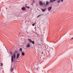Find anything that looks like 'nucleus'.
Masks as SVG:
<instances>
[{"instance_id": "nucleus-1", "label": "nucleus", "mask_w": 73, "mask_h": 73, "mask_svg": "<svg viewBox=\"0 0 73 73\" xmlns=\"http://www.w3.org/2000/svg\"><path fill=\"white\" fill-rule=\"evenodd\" d=\"M28 40L30 43H32L33 44H35V41H32L31 39L30 38H28Z\"/></svg>"}, {"instance_id": "nucleus-2", "label": "nucleus", "mask_w": 73, "mask_h": 73, "mask_svg": "<svg viewBox=\"0 0 73 73\" xmlns=\"http://www.w3.org/2000/svg\"><path fill=\"white\" fill-rule=\"evenodd\" d=\"M39 5L41 6H42V5H43V3H42V2L41 1H39Z\"/></svg>"}, {"instance_id": "nucleus-3", "label": "nucleus", "mask_w": 73, "mask_h": 73, "mask_svg": "<svg viewBox=\"0 0 73 73\" xmlns=\"http://www.w3.org/2000/svg\"><path fill=\"white\" fill-rule=\"evenodd\" d=\"M11 62H12V63H13V56H12Z\"/></svg>"}, {"instance_id": "nucleus-4", "label": "nucleus", "mask_w": 73, "mask_h": 73, "mask_svg": "<svg viewBox=\"0 0 73 73\" xmlns=\"http://www.w3.org/2000/svg\"><path fill=\"white\" fill-rule=\"evenodd\" d=\"M13 58H14V59H15V58H16V54L15 53H13Z\"/></svg>"}, {"instance_id": "nucleus-5", "label": "nucleus", "mask_w": 73, "mask_h": 73, "mask_svg": "<svg viewBox=\"0 0 73 73\" xmlns=\"http://www.w3.org/2000/svg\"><path fill=\"white\" fill-rule=\"evenodd\" d=\"M20 56V54H19V53H17V58H18L19 57V56Z\"/></svg>"}, {"instance_id": "nucleus-6", "label": "nucleus", "mask_w": 73, "mask_h": 73, "mask_svg": "<svg viewBox=\"0 0 73 73\" xmlns=\"http://www.w3.org/2000/svg\"><path fill=\"white\" fill-rule=\"evenodd\" d=\"M13 69H14V67H13V68H12V66H11V72H13Z\"/></svg>"}, {"instance_id": "nucleus-7", "label": "nucleus", "mask_w": 73, "mask_h": 73, "mask_svg": "<svg viewBox=\"0 0 73 73\" xmlns=\"http://www.w3.org/2000/svg\"><path fill=\"white\" fill-rule=\"evenodd\" d=\"M21 9L22 10H23V11H25L26 9L25 7H23L21 8Z\"/></svg>"}, {"instance_id": "nucleus-8", "label": "nucleus", "mask_w": 73, "mask_h": 73, "mask_svg": "<svg viewBox=\"0 0 73 73\" xmlns=\"http://www.w3.org/2000/svg\"><path fill=\"white\" fill-rule=\"evenodd\" d=\"M52 9V7H48V11H50Z\"/></svg>"}, {"instance_id": "nucleus-9", "label": "nucleus", "mask_w": 73, "mask_h": 73, "mask_svg": "<svg viewBox=\"0 0 73 73\" xmlns=\"http://www.w3.org/2000/svg\"><path fill=\"white\" fill-rule=\"evenodd\" d=\"M30 44H28L26 46V47H27V48L28 47L29 48V47H30Z\"/></svg>"}, {"instance_id": "nucleus-10", "label": "nucleus", "mask_w": 73, "mask_h": 73, "mask_svg": "<svg viewBox=\"0 0 73 73\" xmlns=\"http://www.w3.org/2000/svg\"><path fill=\"white\" fill-rule=\"evenodd\" d=\"M21 55H22V56H24V55H25V53H24V52H22L21 53Z\"/></svg>"}, {"instance_id": "nucleus-11", "label": "nucleus", "mask_w": 73, "mask_h": 73, "mask_svg": "<svg viewBox=\"0 0 73 73\" xmlns=\"http://www.w3.org/2000/svg\"><path fill=\"white\" fill-rule=\"evenodd\" d=\"M25 7L26 8H29V9H30V7H29V6L27 7V4H26L25 5Z\"/></svg>"}, {"instance_id": "nucleus-12", "label": "nucleus", "mask_w": 73, "mask_h": 73, "mask_svg": "<svg viewBox=\"0 0 73 73\" xmlns=\"http://www.w3.org/2000/svg\"><path fill=\"white\" fill-rule=\"evenodd\" d=\"M48 4H49V2L48 1L46 2V5H48Z\"/></svg>"}, {"instance_id": "nucleus-13", "label": "nucleus", "mask_w": 73, "mask_h": 73, "mask_svg": "<svg viewBox=\"0 0 73 73\" xmlns=\"http://www.w3.org/2000/svg\"><path fill=\"white\" fill-rule=\"evenodd\" d=\"M42 12H45V9H42Z\"/></svg>"}, {"instance_id": "nucleus-14", "label": "nucleus", "mask_w": 73, "mask_h": 73, "mask_svg": "<svg viewBox=\"0 0 73 73\" xmlns=\"http://www.w3.org/2000/svg\"><path fill=\"white\" fill-rule=\"evenodd\" d=\"M50 1L51 3H53L54 1H53V0H50Z\"/></svg>"}, {"instance_id": "nucleus-15", "label": "nucleus", "mask_w": 73, "mask_h": 73, "mask_svg": "<svg viewBox=\"0 0 73 73\" xmlns=\"http://www.w3.org/2000/svg\"><path fill=\"white\" fill-rule=\"evenodd\" d=\"M61 0H58L57 1V3H60V1Z\"/></svg>"}, {"instance_id": "nucleus-16", "label": "nucleus", "mask_w": 73, "mask_h": 73, "mask_svg": "<svg viewBox=\"0 0 73 73\" xmlns=\"http://www.w3.org/2000/svg\"><path fill=\"white\" fill-rule=\"evenodd\" d=\"M20 50L21 51V52L22 51V48H20Z\"/></svg>"}, {"instance_id": "nucleus-17", "label": "nucleus", "mask_w": 73, "mask_h": 73, "mask_svg": "<svg viewBox=\"0 0 73 73\" xmlns=\"http://www.w3.org/2000/svg\"><path fill=\"white\" fill-rule=\"evenodd\" d=\"M33 26H35V23H33L32 24Z\"/></svg>"}, {"instance_id": "nucleus-18", "label": "nucleus", "mask_w": 73, "mask_h": 73, "mask_svg": "<svg viewBox=\"0 0 73 73\" xmlns=\"http://www.w3.org/2000/svg\"><path fill=\"white\" fill-rule=\"evenodd\" d=\"M40 16H41V15H39L37 17V18H38L39 17H40Z\"/></svg>"}, {"instance_id": "nucleus-19", "label": "nucleus", "mask_w": 73, "mask_h": 73, "mask_svg": "<svg viewBox=\"0 0 73 73\" xmlns=\"http://www.w3.org/2000/svg\"><path fill=\"white\" fill-rule=\"evenodd\" d=\"M18 52L16 50L15 51V53H17Z\"/></svg>"}, {"instance_id": "nucleus-20", "label": "nucleus", "mask_w": 73, "mask_h": 73, "mask_svg": "<svg viewBox=\"0 0 73 73\" xmlns=\"http://www.w3.org/2000/svg\"><path fill=\"white\" fill-rule=\"evenodd\" d=\"M43 4L44 5V7H46V5H45V3H43Z\"/></svg>"}, {"instance_id": "nucleus-21", "label": "nucleus", "mask_w": 73, "mask_h": 73, "mask_svg": "<svg viewBox=\"0 0 73 73\" xmlns=\"http://www.w3.org/2000/svg\"><path fill=\"white\" fill-rule=\"evenodd\" d=\"M3 63H1V66H3Z\"/></svg>"}, {"instance_id": "nucleus-22", "label": "nucleus", "mask_w": 73, "mask_h": 73, "mask_svg": "<svg viewBox=\"0 0 73 73\" xmlns=\"http://www.w3.org/2000/svg\"><path fill=\"white\" fill-rule=\"evenodd\" d=\"M71 40H73V37L71 39Z\"/></svg>"}, {"instance_id": "nucleus-23", "label": "nucleus", "mask_w": 73, "mask_h": 73, "mask_svg": "<svg viewBox=\"0 0 73 73\" xmlns=\"http://www.w3.org/2000/svg\"><path fill=\"white\" fill-rule=\"evenodd\" d=\"M42 54H43V53H44V52H42Z\"/></svg>"}, {"instance_id": "nucleus-24", "label": "nucleus", "mask_w": 73, "mask_h": 73, "mask_svg": "<svg viewBox=\"0 0 73 73\" xmlns=\"http://www.w3.org/2000/svg\"><path fill=\"white\" fill-rule=\"evenodd\" d=\"M61 0V1H62V2H63V0Z\"/></svg>"}]
</instances>
